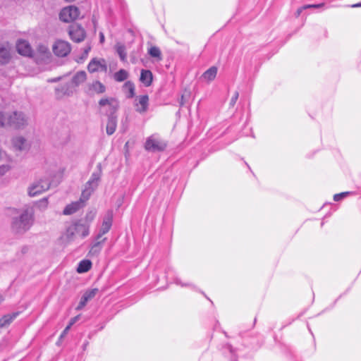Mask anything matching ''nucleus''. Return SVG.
<instances>
[{
    "instance_id": "f257e3e1",
    "label": "nucleus",
    "mask_w": 361,
    "mask_h": 361,
    "mask_svg": "<svg viewBox=\"0 0 361 361\" xmlns=\"http://www.w3.org/2000/svg\"><path fill=\"white\" fill-rule=\"evenodd\" d=\"M34 221L32 209L27 208L23 210L18 218H14L11 223L12 230L16 233H24L28 231Z\"/></svg>"
},
{
    "instance_id": "f03ea898",
    "label": "nucleus",
    "mask_w": 361,
    "mask_h": 361,
    "mask_svg": "<svg viewBox=\"0 0 361 361\" xmlns=\"http://www.w3.org/2000/svg\"><path fill=\"white\" fill-rule=\"evenodd\" d=\"M89 235V226L80 221L73 223L68 226L62 236L65 243L73 241L77 236L85 238Z\"/></svg>"
},
{
    "instance_id": "7ed1b4c3",
    "label": "nucleus",
    "mask_w": 361,
    "mask_h": 361,
    "mask_svg": "<svg viewBox=\"0 0 361 361\" xmlns=\"http://www.w3.org/2000/svg\"><path fill=\"white\" fill-rule=\"evenodd\" d=\"M51 185L50 177L44 176L35 180L27 188V193L30 197H35L48 190Z\"/></svg>"
},
{
    "instance_id": "20e7f679",
    "label": "nucleus",
    "mask_w": 361,
    "mask_h": 361,
    "mask_svg": "<svg viewBox=\"0 0 361 361\" xmlns=\"http://www.w3.org/2000/svg\"><path fill=\"white\" fill-rule=\"evenodd\" d=\"M102 175V170L100 166H98L97 171L92 173L90 180L86 183L83 190L82 191V199L88 200L93 191L97 188L100 177Z\"/></svg>"
},
{
    "instance_id": "39448f33",
    "label": "nucleus",
    "mask_w": 361,
    "mask_h": 361,
    "mask_svg": "<svg viewBox=\"0 0 361 361\" xmlns=\"http://www.w3.org/2000/svg\"><path fill=\"white\" fill-rule=\"evenodd\" d=\"M166 147V142L161 140L157 134L152 135L147 137L145 144V149L153 152L164 151Z\"/></svg>"
},
{
    "instance_id": "423d86ee",
    "label": "nucleus",
    "mask_w": 361,
    "mask_h": 361,
    "mask_svg": "<svg viewBox=\"0 0 361 361\" xmlns=\"http://www.w3.org/2000/svg\"><path fill=\"white\" fill-rule=\"evenodd\" d=\"M80 16L79 9L74 6L63 8L60 12V19L66 23L76 20Z\"/></svg>"
},
{
    "instance_id": "0eeeda50",
    "label": "nucleus",
    "mask_w": 361,
    "mask_h": 361,
    "mask_svg": "<svg viewBox=\"0 0 361 361\" xmlns=\"http://www.w3.org/2000/svg\"><path fill=\"white\" fill-rule=\"evenodd\" d=\"M99 105L101 107L105 108V112L109 117L110 116H114V114L116 112L119 106L118 102L112 97L103 98L100 99Z\"/></svg>"
},
{
    "instance_id": "6e6552de",
    "label": "nucleus",
    "mask_w": 361,
    "mask_h": 361,
    "mask_svg": "<svg viewBox=\"0 0 361 361\" xmlns=\"http://www.w3.org/2000/svg\"><path fill=\"white\" fill-rule=\"evenodd\" d=\"M54 53L60 57L67 56L71 50L70 44L64 40H56L52 47Z\"/></svg>"
},
{
    "instance_id": "1a4fd4ad",
    "label": "nucleus",
    "mask_w": 361,
    "mask_h": 361,
    "mask_svg": "<svg viewBox=\"0 0 361 361\" xmlns=\"http://www.w3.org/2000/svg\"><path fill=\"white\" fill-rule=\"evenodd\" d=\"M27 125V118L23 113L20 111H13L11 121V127L14 128H24Z\"/></svg>"
},
{
    "instance_id": "9d476101",
    "label": "nucleus",
    "mask_w": 361,
    "mask_h": 361,
    "mask_svg": "<svg viewBox=\"0 0 361 361\" xmlns=\"http://www.w3.org/2000/svg\"><path fill=\"white\" fill-rule=\"evenodd\" d=\"M134 107L139 114H145L149 108V97L147 94L140 95L135 98Z\"/></svg>"
},
{
    "instance_id": "9b49d317",
    "label": "nucleus",
    "mask_w": 361,
    "mask_h": 361,
    "mask_svg": "<svg viewBox=\"0 0 361 361\" xmlns=\"http://www.w3.org/2000/svg\"><path fill=\"white\" fill-rule=\"evenodd\" d=\"M87 70L90 73L106 72L107 65L104 59H93L87 66Z\"/></svg>"
},
{
    "instance_id": "f8f14e48",
    "label": "nucleus",
    "mask_w": 361,
    "mask_h": 361,
    "mask_svg": "<svg viewBox=\"0 0 361 361\" xmlns=\"http://www.w3.org/2000/svg\"><path fill=\"white\" fill-rule=\"evenodd\" d=\"M68 34L72 40L76 42H80L85 37V32L84 29L77 24L70 26Z\"/></svg>"
},
{
    "instance_id": "ddd939ff",
    "label": "nucleus",
    "mask_w": 361,
    "mask_h": 361,
    "mask_svg": "<svg viewBox=\"0 0 361 361\" xmlns=\"http://www.w3.org/2000/svg\"><path fill=\"white\" fill-rule=\"evenodd\" d=\"M112 221L113 213L112 212H108L104 216L102 224L99 230V233L97 235V239H99L103 235L109 232L112 226Z\"/></svg>"
},
{
    "instance_id": "4468645a",
    "label": "nucleus",
    "mask_w": 361,
    "mask_h": 361,
    "mask_svg": "<svg viewBox=\"0 0 361 361\" xmlns=\"http://www.w3.org/2000/svg\"><path fill=\"white\" fill-rule=\"evenodd\" d=\"M75 91V87L71 82L60 85L56 88V94L59 98L64 96H71Z\"/></svg>"
},
{
    "instance_id": "2eb2a0df",
    "label": "nucleus",
    "mask_w": 361,
    "mask_h": 361,
    "mask_svg": "<svg viewBox=\"0 0 361 361\" xmlns=\"http://www.w3.org/2000/svg\"><path fill=\"white\" fill-rule=\"evenodd\" d=\"M12 147L14 150L18 152L26 151L29 149L27 140L21 136H16L11 140Z\"/></svg>"
},
{
    "instance_id": "dca6fc26",
    "label": "nucleus",
    "mask_w": 361,
    "mask_h": 361,
    "mask_svg": "<svg viewBox=\"0 0 361 361\" xmlns=\"http://www.w3.org/2000/svg\"><path fill=\"white\" fill-rule=\"evenodd\" d=\"M87 200L82 199V197H80V200L73 202L69 204H68L63 209V214L65 215H71L76 212L78 210H79L81 207H83L84 202Z\"/></svg>"
},
{
    "instance_id": "f3484780",
    "label": "nucleus",
    "mask_w": 361,
    "mask_h": 361,
    "mask_svg": "<svg viewBox=\"0 0 361 361\" xmlns=\"http://www.w3.org/2000/svg\"><path fill=\"white\" fill-rule=\"evenodd\" d=\"M18 52L23 56H30L32 49L28 42L24 39H19L16 44Z\"/></svg>"
},
{
    "instance_id": "a211bd4d",
    "label": "nucleus",
    "mask_w": 361,
    "mask_h": 361,
    "mask_svg": "<svg viewBox=\"0 0 361 361\" xmlns=\"http://www.w3.org/2000/svg\"><path fill=\"white\" fill-rule=\"evenodd\" d=\"M10 58L11 53L8 45H0V63H7Z\"/></svg>"
},
{
    "instance_id": "6ab92c4d",
    "label": "nucleus",
    "mask_w": 361,
    "mask_h": 361,
    "mask_svg": "<svg viewBox=\"0 0 361 361\" xmlns=\"http://www.w3.org/2000/svg\"><path fill=\"white\" fill-rule=\"evenodd\" d=\"M1 162H5L0 165V176H4L13 168V159L7 154V157L4 159Z\"/></svg>"
},
{
    "instance_id": "aec40b11",
    "label": "nucleus",
    "mask_w": 361,
    "mask_h": 361,
    "mask_svg": "<svg viewBox=\"0 0 361 361\" xmlns=\"http://www.w3.org/2000/svg\"><path fill=\"white\" fill-rule=\"evenodd\" d=\"M217 71L216 66H212L202 75L201 79L207 82L214 80L216 76Z\"/></svg>"
},
{
    "instance_id": "412c9836",
    "label": "nucleus",
    "mask_w": 361,
    "mask_h": 361,
    "mask_svg": "<svg viewBox=\"0 0 361 361\" xmlns=\"http://www.w3.org/2000/svg\"><path fill=\"white\" fill-rule=\"evenodd\" d=\"M18 312H13L12 314H8L4 315L0 319V328H5L8 326L18 316Z\"/></svg>"
},
{
    "instance_id": "4be33fe9",
    "label": "nucleus",
    "mask_w": 361,
    "mask_h": 361,
    "mask_svg": "<svg viewBox=\"0 0 361 361\" xmlns=\"http://www.w3.org/2000/svg\"><path fill=\"white\" fill-rule=\"evenodd\" d=\"M12 112L0 111V128L11 127Z\"/></svg>"
},
{
    "instance_id": "5701e85b",
    "label": "nucleus",
    "mask_w": 361,
    "mask_h": 361,
    "mask_svg": "<svg viewBox=\"0 0 361 361\" xmlns=\"http://www.w3.org/2000/svg\"><path fill=\"white\" fill-rule=\"evenodd\" d=\"M117 126V118L116 116H110L108 118L106 131L109 135H112L116 131Z\"/></svg>"
},
{
    "instance_id": "b1692460",
    "label": "nucleus",
    "mask_w": 361,
    "mask_h": 361,
    "mask_svg": "<svg viewBox=\"0 0 361 361\" xmlns=\"http://www.w3.org/2000/svg\"><path fill=\"white\" fill-rule=\"evenodd\" d=\"M87 79V74L84 71L77 72L72 78L71 83L75 87L84 82Z\"/></svg>"
},
{
    "instance_id": "393cba45",
    "label": "nucleus",
    "mask_w": 361,
    "mask_h": 361,
    "mask_svg": "<svg viewBox=\"0 0 361 361\" xmlns=\"http://www.w3.org/2000/svg\"><path fill=\"white\" fill-rule=\"evenodd\" d=\"M89 90L93 93L102 94L106 91V87L102 82L97 80L90 85Z\"/></svg>"
},
{
    "instance_id": "a878e982",
    "label": "nucleus",
    "mask_w": 361,
    "mask_h": 361,
    "mask_svg": "<svg viewBox=\"0 0 361 361\" xmlns=\"http://www.w3.org/2000/svg\"><path fill=\"white\" fill-rule=\"evenodd\" d=\"M123 91L127 98H132L135 95V85L130 81H127L123 85Z\"/></svg>"
},
{
    "instance_id": "bb28decb",
    "label": "nucleus",
    "mask_w": 361,
    "mask_h": 361,
    "mask_svg": "<svg viewBox=\"0 0 361 361\" xmlns=\"http://www.w3.org/2000/svg\"><path fill=\"white\" fill-rule=\"evenodd\" d=\"M140 81L145 84V86H149L152 81V73L148 70H142L140 74Z\"/></svg>"
},
{
    "instance_id": "cd10ccee",
    "label": "nucleus",
    "mask_w": 361,
    "mask_h": 361,
    "mask_svg": "<svg viewBox=\"0 0 361 361\" xmlns=\"http://www.w3.org/2000/svg\"><path fill=\"white\" fill-rule=\"evenodd\" d=\"M92 267V262L88 259H84L78 264L77 271L78 273H85L88 271Z\"/></svg>"
},
{
    "instance_id": "c85d7f7f",
    "label": "nucleus",
    "mask_w": 361,
    "mask_h": 361,
    "mask_svg": "<svg viewBox=\"0 0 361 361\" xmlns=\"http://www.w3.org/2000/svg\"><path fill=\"white\" fill-rule=\"evenodd\" d=\"M128 72L123 69H121L120 71L116 72L114 75L115 80L117 82H122V81L126 80L128 78Z\"/></svg>"
},
{
    "instance_id": "c756f323",
    "label": "nucleus",
    "mask_w": 361,
    "mask_h": 361,
    "mask_svg": "<svg viewBox=\"0 0 361 361\" xmlns=\"http://www.w3.org/2000/svg\"><path fill=\"white\" fill-rule=\"evenodd\" d=\"M148 53L152 57L157 58L159 61L161 60V53L157 47H152Z\"/></svg>"
},
{
    "instance_id": "7c9ffc66",
    "label": "nucleus",
    "mask_w": 361,
    "mask_h": 361,
    "mask_svg": "<svg viewBox=\"0 0 361 361\" xmlns=\"http://www.w3.org/2000/svg\"><path fill=\"white\" fill-rule=\"evenodd\" d=\"M116 51H117V53L119 55L121 59L123 61H125L126 59V52L125 47L123 45L118 44L116 47Z\"/></svg>"
},
{
    "instance_id": "2f4dec72",
    "label": "nucleus",
    "mask_w": 361,
    "mask_h": 361,
    "mask_svg": "<svg viewBox=\"0 0 361 361\" xmlns=\"http://www.w3.org/2000/svg\"><path fill=\"white\" fill-rule=\"evenodd\" d=\"M37 51L44 57H47L50 54L48 47L44 44H39L37 47Z\"/></svg>"
},
{
    "instance_id": "473e14b6",
    "label": "nucleus",
    "mask_w": 361,
    "mask_h": 361,
    "mask_svg": "<svg viewBox=\"0 0 361 361\" xmlns=\"http://www.w3.org/2000/svg\"><path fill=\"white\" fill-rule=\"evenodd\" d=\"M98 292H99L98 288H92V289L86 290L83 295L85 296H86V298L89 300H90L95 297V295L97 294Z\"/></svg>"
},
{
    "instance_id": "72a5a7b5",
    "label": "nucleus",
    "mask_w": 361,
    "mask_h": 361,
    "mask_svg": "<svg viewBox=\"0 0 361 361\" xmlns=\"http://www.w3.org/2000/svg\"><path fill=\"white\" fill-rule=\"evenodd\" d=\"M48 204H49L48 199L47 198H43V199L39 200L36 203V206H37V207L39 209L42 211V210H44V209H46L47 208Z\"/></svg>"
},
{
    "instance_id": "f704fd0d",
    "label": "nucleus",
    "mask_w": 361,
    "mask_h": 361,
    "mask_svg": "<svg viewBox=\"0 0 361 361\" xmlns=\"http://www.w3.org/2000/svg\"><path fill=\"white\" fill-rule=\"evenodd\" d=\"M106 238H104L102 242L96 243L91 248L90 252L97 254L99 252L102 248V243L104 241Z\"/></svg>"
},
{
    "instance_id": "c9c22d12",
    "label": "nucleus",
    "mask_w": 361,
    "mask_h": 361,
    "mask_svg": "<svg viewBox=\"0 0 361 361\" xmlns=\"http://www.w3.org/2000/svg\"><path fill=\"white\" fill-rule=\"evenodd\" d=\"M88 301H90V300L86 298V296L82 295V296L80 299V301L76 307V310H82L86 305V304L87 303Z\"/></svg>"
},
{
    "instance_id": "e433bc0d",
    "label": "nucleus",
    "mask_w": 361,
    "mask_h": 361,
    "mask_svg": "<svg viewBox=\"0 0 361 361\" xmlns=\"http://www.w3.org/2000/svg\"><path fill=\"white\" fill-rule=\"evenodd\" d=\"M88 301H90V300L86 298V296L82 295V296L80 299V301L76 307V310H82L86 305V304L87 303Z\"/></svg>"
},
{
    "instance_id": "4c0bfd02",
    "label": "nucleus",
    "mask_w": 361,
    "mask_h": 361,
    "mask_svg": "<svg viewBox=\"0 0 361 361\" xmlns=\"http://www.w3.org/2000/svg\"><path fill=\"white\" fill-rule=\"evenodd\" d=\"M348 194H349L348 192H341V193L336 194L334 196V201H339L342 198L346 197Z\"/></svg>"
},
{
    "instance_id": "58836bf2",
    "label": "nucleus",
    "mask_w": 361,
    "mask_h": 361,
    "mask_svg": "<svg viewBox=\"0 0 361 361\" xmlns=\"http://www.w3.org/2000/svg\"><path fill=\"white\" fill-rule=\"evenodd\" d=\"M238 96H239L238 92H235L233 95V97L231 99V101H230V106H233L235 104V103H236V102H237V100L238 99Z\"/></svg>"
},
{
    "instance_id": "ea45409f",
    "label": "nucleus",
    "mask_w": 361,
    "mask_h": 361,
    "mask_svg": "<svg viewBox=\"0 0 361 361\" xmlns=\"http://www.w3.org/2000/svg\"><path fill=\"white\" fill-rule=\"evenodd\" d=\"M80 317V315L79 314V315H77V316L71 318L68 324L72 326L76 322L78 321Z\"/></svg>"
},
{
    "instance_id": "a19ab883",
    "label": "nucleus",
    "mask_w": 361,
    "mask_h": 361,
    "mask_svg": "<svg viewBox=\"0 0 361 361\" xmlns=\"http://www.w3.org/2000/svg\"><path fill=\"white\" fill-rule=\"evenodd\" d=\"M71 328V326H70L69 324L65 328V329L63 331L61 335V338L65 336L68 331L70 330V329Z\"/></svg>"
},
{
    "instance_id": "79ce46f5",
    "label": "nucleus",
    "mask_w": 361,
    "mask_h": 361,
    "mask_svg": "<svg viewBox=\"0 0 361 361\" xmlns=\"http://www.w3.org/2000/svg\"><path fill=\"white\" fill-rule=\"evenodd\" d=\"M7 157V154L0 149V162Z\"/></svg>"
},
{
    "instance_id": "37998d69",
    "label": "nucleus",
    "mask_w": 361,
    "mask_h": 361,
    "mask_svg": "<svg viewBox=\"0 0 361 361\" xmlns=\"http://www.w3.org/2000/svg\"><path fill=\"white\" fill-rule=\"evenodd\" d=\"M322 6H323V4H310V5L305 6L304 8H319V7H321Z\"/></svg>"
},
{
    "instance_id": "c03bdc74",
    "label": "nucleus",
    "mask_w": 361,
    "mask_h": 361,
    "mask_svg": "<svg viewBox=\"0 0 361 361\" xmlns=\"http://www.w3.org/2000/svg\"><path fill=\"white\" fill-rule=\"evenodd\" d=\"M352 8H358V7H361V3H358V4H353L351 6Z\"/></svg>"
},
{
    "instance_id": "a18cd8bd",
    "label": "nucleus",
    "mask_w": 361,
    "mask_h": 361,
    "mask_svg": "<svg viewBox=\"0 0 361 361\" xmlns=\"http://www.w3.org/2000/svg\"><path fill=\"white\" fill-rule=\"evenodd\" d=\"M104 40V36L102 33H100V42H103Z\"/></svg>"
},
{
    "instance_id": "49530a36",
    "label": "nucleus",
    "mask_w": 361,
    "mask_h": 361,
    "mask_svg": "<svg viewBox=\"0 0 361 361\" xmlns=\"http://www.w3.org/2000/svg\"><path fill=\"white\" fill-rule=\"evenodd\" d=\"M4 300V296L0 294V305L1 304V302Z\"/></svg>"
},
{
    "instance_id": "de8ad7c7",
    "label": "nucleus",
    "mask_w": 361,
    "mask_h": 361,
    "mask_svg": "<svg viewBox=\"0 0 361 361\" xmlns=\"http://www.w3.org/2000/svg\"><path fill=\"white\" fill-rule=\"evenodd\" d=\"M90 50V47H87V49H85V54L86 56L87 55Z\"/></svg>"
},
{
    "instance_id": "09e8293b",
    "label": "nucleus",
    "mask_w": 361,
    "mask_h": 361,
    "mask_svg": "<svg viewBox=\"0 0 361 361\" xmlns=\"http://www.w3.org/2000/svg\"><path fill=\"white\" fill-rule=\"evenodd\" d=\"M176 283L181 284L180 281L178 279L176 280Z\"/></svg>"
},
{
    "instance_id": "8fccbe9b",
    "label": "nucleus",
    "mask_w": 361,
    "mask_h": 361,
    "mask_svg": "<svg viewBox=\"0 0 361 361\" xmlns=\"http://www.w3.org/2000/svg\"><path fill=\"white\" fill-rule=\"evenodd\" d=\"M128 142H127L126 143V147H127V146H128Z\"/></svg>"
}]
</instances>
